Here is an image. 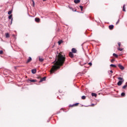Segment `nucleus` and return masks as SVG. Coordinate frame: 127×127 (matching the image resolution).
<instances>
[{
    "label": "nucleus",
    "instance_id": "obj_1",
    "mask_svg": "<svg viewBox=\"0 0 127 127\" xmlns=\"http://www.w3.org/2000/svg\"><path fill=\"white\" fill-rule=\"evenodd\" d=\"M65 57L62 55V53H60L56 57L55 61L53 62L54 65H52V67L50 70V74H53L55 73L58 69H60V67L64 64L65 62Z\"/></svg>",
    "mask_w": 127,
    "mask_h": 127
},
{
    "label": "nucleus",
    "instance_id": "obj_2",
    "mask_svg": "<svg viewBox=\"0 0 127 127\" xmlns=\"http://www.w3.org/2000/svg\"><path fill=\"white\" fill-rule=\"evenodd\" d=\"M69 56L70 58H74V54H73V53L71 52L69 53Z\"/></svg>",
    "mask_w": 127,
    "mask_h": 127
},
{
    "label": "nucleus",
    "instance_id": "obj_3",
    "mask_svg": "<svg viewBox=\"0 0 127 127\" xmlns=\"http://www.w3.org/2000/svg\"><path fill=\"white\" fill-rule=\"evenodd\" d=\"M118 67L121 69V70H124L125 69V67L124 66L122 65L121 64H118Z\"/></svg>",
    "mask_w": 127,
    "mask_h": 127
},
{
    "label": "nucleus",
    "instance_id": "obj_4",
    "mask_svg": "<svg viewBox=\"0 0 127 127\" xmlns=\"http://www.w3.org/2000/svg\"><path fill=\"white\" fill-rule=\"evenodd\" d=\"M123 82H124V80L119 81L117 83L118 86H122V84H123Z\"/></svg>",
    "mask_w": 127,
    "mask_h": 127
},
{
    "label": "nucleus",
    "instance_id": "obj_5",
    "mask_svg": "<svg viewBox=\"0 0 127 127\" xmlns=\"http://www.w3.org/2000/svg\"><path fill=\"white\" fill-rule=\"evenodd\" d=\"M71 52L72 53H77V50H76V49H75V48H72L71 49Z\"/></svg>",
    "mask_w": 127,
    "mask_h": 127
},
{
    "label": "nucleus",
    "instance_id": "obj_6",
    "mask_svg": "<svg viewBox=\"0 0 127 127\" xmlns=\"http://www.w3.org/2000/svg\"><path fill=\"white\" fill-rule=\"evenodd\" d=\"M39 60L40 62H43V61L44 60V59H43V58H42L41 57H39Z\"/></svg>",
    "mask_w": 127,
    "mask_h": 127
},
{
    "label": "nucleus",
    "instance_id": "obj_7",
    "mask_svg": "<svg viewBox=\"0 0 127 127\" xmlns=\"http://www.w3.org/2000/svg\"><path fill=\"white\" fill-rule=\"evenodd\" d=\"M32 60V59H31V57H29L26 63H29V62H31V61Z\"/></svg>",
    "mask_w": 127,
    "mask_h": 127
},
{
    "label": "nucleus",
    "instance_id": "obj_8",
    "mask_svg": "<svg viewBox=\"0 0 127 127\" xmlns=\"http://www.w3.org/2000/svg\"><path fill=\"white\" fill-rule=\"evenodd\" d=\"M35 20L36 22H39V21H40V19L39 18H35Z\"/></svg>",
    "mask_w": 127,
    "mask_h": 127
},
{
    "label": "nucleus",
    "instance_id": "obj_9",
    "mask_svg": "<svg viewBox=\"0 0 127 127\" xmlns=\"http://www.w3.org/2000/svg\"><path fill=\"white\" fill-rule=\"evenodd\" d=\"M109 28L110 30L113 29H114V25H109Z\"/></svg>",
    "mask_w": 127,
    "mask_h": 127
},
{
    "label": "nucleus",
    "instance_id": "obj_10",
    "mask_svg": "<svg viewBox=\"0 0 127 127\" xmlns=\"http://www.w3.org/2000/svg\"><path fill=\"white\" fill-rule=\"evenodd\" d=\"M28 82H30V83H34L35 82H36V80H28Z\"/></svg>",
    "mask_w": 127,
    "mask_h": 127
},
{
    "label": "nucleus",
    "instance_id": "obj_11",
    "mask_svg": "<svg viewBox=\"0 0 127 127\" xmlns=\"http://www.w3.org/2000/svg\"><path fill=\"white\" fill-rule=\"evenodd\" d=\"M91 96L92 97H95V98H97V94L92 93H91Z\"/></svg>",
    "mask_w": 127,
    "mask_h": 127
},
{
    "label": "nucleus",
    "instance_id": "obj_12",
    "mask_svg": "<svg viewBox=\"0 0 127 127\" xmlns=\"http://www.w3.org/2000/svg\"><path fill=\"white\" fill-rule=\"evenodd\" d=\"M110 67H113V68H117V65H116V64H110Z\"/></svg>",
    "mask_w": 127,
    "mask_h": 127
},
{
    "label": "nucleus",
    "instance_id": "obj_13",
    "mask_svg": "<svg viewBox=\"0 0 127 127\" xmlns=\"http://www.w3.org/2000/svg\"><path fill=\"white\" fill-rule=\"evenodd\" d=\"M70 9H71L72 10V11H77V9H74V8H73V7H69Z\"/></svg>",
    "mask_w": 127,
    "mask_h": 127
},
{
    "label": "nucleus",
    "instance_id": "obj_14",
    "mask_svg": "<svg viewBox=\"0 0 127 127\" xmlns=\"http://www.w3.org/2000/svg\"><path fill=\"white\" fill-rule=\"evenodd\" d=\"M5 35L6 38H9V34H8V33H5Z\"/></svg>",
    "mask_w": 127,
    "mask_h": 127
},
{
    "label": "nucleus",
    "instance_id": "obj_15",
    "mask_svg": "<svg viewBox=\"0 0 127 127\" xmlns=\"http://www.w3.org/2000/svg\"><path fill=\"white\" fill-rule=\"evenodd\" d=\"M74 2L75 3H79L80 2V0H74Z\"/></svg>",
    "mask_w": 127,
    "mask_h": 127
},
{
    "label": "nucleus",
    "instance_id": "obj_16",
    "mask_svg": "<svg viewBox=\"0 0 127 127\" xmlns=\"http://www.w3.org/2000/svg\"><path fill=\"white\" fill-rule=\"evenodd\" d=\"M32 74H35L36 73V69H32Z\"/></svg>",
    "mask_w": 127,
    "mask_h": 127
},
{
    "label": "nucleus",
    "instance_id": "obj_17",
    "mask_svg": "<svg viewBox=\"0 0 127 127\" xmlns=\"http://www.w3.org/2000/svg\"><path fill=\"white\" fill-rule=\"evenodd\" d=\"M127 87V82H126V84L123 87V89H126Z\"/></svg>",
    "mask_w": 127,
    "mask_h": 127
},
{
    "label": "nucleus",
    "instance_id": "obj_18",
    "mask_svg": "<svg viewBox=\"0 0 127 127\" xmlns=\"http://www.w3.org/2000/svg\"><path fill=\"white\" fill-rule=\"evenodd\" d=\"M113 55V56H114V57H116V58H118V55H117V54H115V53H114Z\"/></svg>",
    "mask_w": 127,
    "mask_h": 127
},
{
    "label": "nucleus",
    "instance_id": "obj_19",
    "mask_svg": "<svg viewBox=\"0 0 127 127\" xmlns=\"http://www.w3.org/2000/svg\"><path fill=\"white\" fill-rule=\"evenodd\" d=\"M82 100H86V96H82L81 97Z\"/></svg>",
    "mask_w": 127,
    "mask_h": 127
},
{
    "label": "nucleus",
    "instance_id": "obj_20",
    "mask_svg": "<svg viewBox=\"0 0 127 127\" xmlns=\"http://www.w3.org/2000/svg\"><path fill=\"white\" fill-rule=\"evenodd\" d=\"M12 18V15L11 14L8 16V19H11Z\"/></svg>",
    "mask_w": 127,
    "mask_h": 127
},
{
    "label": "nucleus",
    "instance_id": "obj_21",
    "mask_svg": "<svg viewBox=\"0 0 127 127\" xmlns=\"http://www.w3.org/2000/svg\"><path fill=\"white\" fill-rule=\"evenodd\" d=\"M12 13V11L10 10L8 12V14L10 15Z\"/></svg>",
    "mask_w": 127,
    "mask_h": 127
},
{
    "label": "nucleus",
    "instance_id": "obj_22",
    "mask_svg": "<svg viewBox=\"0 0 127 127\" xmlns=\"http://www.w3.org/2000/svg\"><path fill=\"white\" fill-rule=\"evenodd\" d=\"M40 80H46V76H44L42 78H40Z\"/></svg>",
    "mask_w": 127,
    "mask_h": 127
},
{
    "label": "nucleus",
    "instance_id": "obj_23",
    "mask_svg": "<svg viewBox=\"0 0 127 127\" xmlns=\"http://www.w3.org/2000/svg\"><path fill=\"white\" fill-rule=\"evenodd\" d=\"M121 96H122V97H125V96H126V93L123 92V93L121 94Z\"/></svg>",
    "mask_w": 127,
    "mask_h": 127
},
{
    "label": "nucleus",
    "instance_id": "obj_24",
    "mask_svg": "<svg viewBox=\"0 0 127 127\" xmlns=\"http://www.w3.org/2000/svg\"><path fill=\"white\" fill-rule=\"evenodd\" d=\"M79 105V103H75L73 104V107H77Z\"/></svg>",
    "mask_w": 127,
    "mask_h": 127
},
{
    "label": "nucleus",
    "instance_id": "obj_25",
    "mask_svg": "<svg viewBox=\"0 0 127 127\" xmlns=\"http://www.w3.org/2000/svg\"><path fill=\"white\" fill-rule=\"evenodd\" d=\"M33 2V6H34L35 5V3L34 2V0H31Z\"/></svg>",
    "mask_w": 127,
    "mask_h": 127
},
{
    "label": "nucleus",
    "instance_id": "obj_26",
    "mask_svg": "<svg viewBox=\"0 0 127 127\" xmlns=\"http://www.w3.org/2000/svg\"><path fill=\"white\" fill-rule=\"evenodd\" d=\"M79 7L81 9V11H83V6H80Z\"/></svg>",
    "mask_w": 127,
    "mask_h": 127
},
{
    "label": "nucleus",
    "instance_id": "obj_27",
    "mask_svg": "<svg viewBox=\"0 0 127 127\" xmlns=\"http://www.w3.org/2000/svg\"><path fill=\"white\" fill-rule=\"evenodd\" d=\"M125 5L124 4L123 6V11H126V8H125Z\"/></svg>",
    "mask_w": 127,
    "mask_h": 127
},
{
    "label": "nucleus",
    "instance_id": "obj_28",
    "mask_svg": "<svg viewBox=\"0 0 127 127\" xmlns=\"http://www.w3.org/2000/svg\"><path fill=\"white\" fill-rule=\"evenodd\" d=\"M82 76V74L81 73H78V74H77V76Z\"/></svg>",
    "mask_w": 127,
    "mask_h": 127
},
{
    "label": "nucleus",
    "instance_id": "obj_29",
    "mask_svg": "<svg viewBox=\"0 0 127 127\" xmlns=\"http://www.w3.org/2000/svg\"><path fill=\"white\" fill-rule=\"evenodd\" d=\"M118 49V50H119V51H123V49H122V48H119Z\"/></svg>",
    "mask_w": 127,
    "mask_h": 127
},
{
    "label": "nucleus",
    "instance_id": "obj_30",
    "mask_svg": "<svg viewBox=\"0 0 127 127\" xmlns=\"http://www.w3.org/2000/svg\"><path fill=\"white\" fill-rule=\"evenodd\" d=\"M2 53H3V52L2 50L0 51V55L2 54Z\"/></svg>",
    "mask_w": 127,
    "mask_h": 127
},
{
    "label": "nucleus",
    "instance_id": "obj_31",
    "mask_svg": "<svg viewBox=\"0 0 127 127\" xmlns=\"http://www.w3.org/2000/svg\"><path fill=\"white\" fill-rule=\"evenodd\" d=\"M12 20H13V18H11V21H10V24H12Z\"/></svg>",
    "mask_w": 127,
    "mask_h": 127
},
{
    "label": "nucleus",
    "instance_id": "obj_32",
    "mask_svg": "<svg viewBox=\"0 0 127 127\" xmlns=\"http://www.w3.org/2000/svg\"><path fill=\"white\" fill-rule=\"evenodd\" d=\"M61 43H62V42L61 41H59L58 42V44L59 45H60V44H61Z\"/></svg>",
    "mask_w": 127,
    "mask_h": 127
},
{
    "label": "nucleus",
    "instance_id": "obj_33",
    "mask_svg": "<svg viewBox=\"0 0 127 127\" xmlns=\"http://www.w3.org/2000/svg\"><path fill=\"white\" fill-rule=\"evenodd\" d=\"M88 65H89L90 66H92V63H89L88 64Z\"/></svg>",
    "mask_w": 127,
    "mask_h": 127
},
{
    "label": "nucleus",
    "instance_id": "obj_34",
    "mask_svg": "<svg viewBox=\"0 0 127 127\" xmlns=\"http://www.w3.org/2000/svg\"><path fill=\"white\" fill-rule=\"evenodd\" d=\"M118 80H123L122 77H118Z\"/></svg>",
    "mask_w": 127,
    "mask_h": 127
},
{
    "label": "nucleus",
    "instance_id": "obj_35",
    "mask_svg": "<svg viewBox=\"0 0 127 127\" xmlns=\"http://www.w3.org/2000/svg\"><path fill=\"white\" fill-rule=\"evenodd\" d=\"M114 61H115V60L112 59V60H111V62L112 63H113V62H114Z\"/></svg>",
    "mask_w": 127,
    "mask_h": 127
},
{
    "label": "nucleus",
    "instance_id": "obj_36",
    "mask_svg": "<svg viewBox=\"0 0 127 127\" xmlns=\"http://www.w3.org/2000/svg\"><path fill=\"white\" fill-rule=\"evenodd\" d=\"M120 22V19L118 20V21L116 22V24H118Z\"/></svg>",
    "mask_w": 127,
    "mask_h": 127
},
{
    "label": "nucleus",
    "instance_id": "obj_37",
    "mask_svg": "<svg viewBox=\"0 0 127 127\" xmlns=\"http://www.w3.org/2000/svg\"><path fill=\"white\" fill-rule=\"evenodd\" d=\"M118 46H119V47H121V43H118Z\"/></svg>",
    "mask_w": 127,
    "mask_h": 127
},
{
    "label": "nucleus",
    "instance_id": "obj_38",
    "mask_svg": "<svg viewBox=\"0 0 127 127\" xmlns=\"http://www.w3.org/2000/svg\"><path fill=\"white\" fill-rule=\"evenodd\" d=\"M95 105L94 104H92L91 105V107H94Z\"/></svg>",
    "mask_w": 127,
    "mask_h": 127
},
{
    "label": "nucleus",
    "instance_id": "obj_39",
    "mask_svg": "<svg viewBox=\"0 0 127 127\" xmlns=\"http://www.w3.org/2000/svg\"><path fill=\"white\" fill-rule=\"evenodd\" d=\"M69 107H71L72 108V107H74V105H69Z\"/></svg>",
    "mask_w": 127,
    "mask_h": 127
},
{
    "label": "nucleus",
    "instance_id": "obj_40",
    "mask_svg": "<svg viewBox=\"0 0 127 127\" xmlns=\"http://www.w3.org/2000/svg\"><path fill=\"white\" fill-rule=\"evenodd\" d=\"M109 72H110L111 73H114V72L113 71V70H110V71H109Z\"/></svg>",
    "mask_w": 127,
    "mask_h": 127
},
{
    "label": "nucleus",
    "instance_id": "obj_41",
    "mask_svg": "<svg viewBox=\"0 0 127 127\" xmlns=\"http://www.w3.org/2000/svg\"><path fill=\"white\" fill-rule=\"evenodd\" d=\"M43 80H41L40 81V82H43Z\"/></svg>",
    "mask_w": 127,
    "mask_h": 127
},
{
    "label": "nucleus",
    "instance_id": "obj_42",
    "mask_svg": "<svg viewBox=\"0 0 127 127\" xmlns=\"http://www.w3.org/2000/svg\"><path fill=\"white\" fill-rule=\"evenodd\" d=\"M46 0H43V1H46Z\"/></svg>",
    "mask_w": 127,
    "mask_h": 127
}]
</instances>
